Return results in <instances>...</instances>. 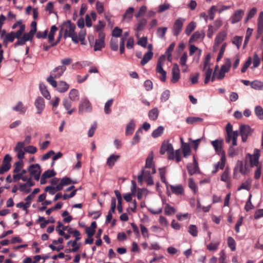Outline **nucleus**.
<instances>
[{
	"instance_id": "052dcab7",
	"label": "nucleus",
	"mask_w": 263,
	"mask_h": 263,
	"mask_svg": "<svg viewBox=\"0 0 263 263\" xmlns=\"http://www.w3.org/2000/svg\"><path fill=\"white\" fill-rule=\"evenodd\" d=\"M227 47V43H224L221 46L220 51L219 52L218 57L217 58V61L218 62L221 60V59L223 57L224 51L226 50V48Z\"/></svg>"
},
{
	"instance_id": "2eb2a0df",
	"label": "nucleus",
	"mask_w": 263,
	"mask_h": 263,
	"mask_svg": "<svg viewBox=\"0 0 263 263\" xmlns=\"http://www.w3.org/2000/svg\"><path fill=\"white\" fill-rule=\"evenodd\" d=\"M72 183V180L67 177H63L59 184L57 185L55 189L57 191H60L63 189L64 186L69 185Z\"/></svg>"
},
{
	"instance_id": "e433bc0d",
	"label": "nucleus",
	"mask_w": 263,
	"mask_h": 263,
	"mask_svg": "<svg viewBox=\"0 0 263 263\" xmlns=\"http://www.w3.org/2000/svg\"><path fill=\"white\" fill-rule=\"evenodd\" d=\"M40 89L42 95L47 99H50V95L49 92L47 89L46 86L44 84L40 85Z\"/></svg>"
},
{
	"instance_id": "20e7f679",
	"label": "nucleus",
	"mask_w": 263,
	"mask_h": 263,
	"mask_svg": "<svg viewBox=\"0 0 263 263\" xmlns=\"http://www.w3.org/2000/svg\"><path fill=\"white\" fill-rule=\"evenodd\" d=\"M28 172L30 176L33 177L35 180L38 181L41 176L42 169L39 164H33L28 167Z\"/></svg>"
},
{
	"instance_id": "a211bd4d",
	"label": "nucleus",
	"mask_w": 263,
	"mask_h": 263,
	"mask_svg": "<svg viewBox=\"0 0 263 263\" xmlns=\"http://www.w3.org/2000/svg\"><path fill=\"white\" fill-rule=\"evenodd\" d=\"M165 60V57L164 55L160 56L158 60L156 70L158 73H161L165 71L163 69V65Z\"/></svg>"
},
{
	"instance_id": "393cba45",
	"label": "nucleus",
	"mask_w": 263,
	"mask_h": 263,
	"mask_svg": "<svg viewBox=\"0 0 263 263\" xmlns=\"http://www.w3.org/2000/svg\"><path fill=\"white\" fill-rule=\"evenodd\" d=\"M204 37V33L203 31L200 32L199 31H196L191 36L190 39V42H195L197 41L198 39H203Z\"/></svg>"
},
{
	"instance_id": "a18cd8bd",
	"label": "nucleus",
	"mask_w": 263,
	"mask_h": 263,
	"mask_svg": "<svg viewBox=\"0 0 263 263\" xmlns=\"http://www.w3.org/2000/svg\"><path fill=\"white\" fill-rule=\"evenodd\" d=\"M189 233L193 237H196L198 235V229L196 226L191 224L189 227Z\"/></svg>"
},
{
	"instance_id": "c9c22d12",
	"label": "nucleus",
	"mask_w": 263,
	"mask_h": 263,
	"mask_svg": "<svg viewBox=\"0 0 263 263\" xmlns=\"http://www.w3.org/2000/svg\"><path fill=\"white\" fill-rule=\"evenodd\" d=\"M164 129V128L163 126H158L157 129L153 132L152 136L154 138L160 137L163 133Z\"/></svg>"
},
{
	"instance_id": "338daca9",
	"label": "nucleus",
	"mask_w": 263,
	"mask_h": 263,
	"mask_svg": "<svg viewBox=\"0 0 263 263\" xmlns=\"http://www.w3.org/2000/svg\"><path fill=\"white\" fill-rule=\"evenodd\" d=\"M55 174H56V173L54 170H48L45 171L43 174L42 175L44 176V178H46L47 179V178H49L50 177L54 176L55 175Z\"/></svg>"
},
{
	"instance_id": "f704fd0d",
	"label": "nucleus",
	"mask_w": 263,
	"mask_h": 263,
	"mask_svg": "<svg viewBox=\"0 0 263 263\" xmlns=\"http://www.w3.org/2000/svg\"><path fill=\"white\" fill-rule=\"evenodd\" d=\"M252 183V180L250 179H248L245 182L241 183L240 186L238 188V191L241 190H246L249 191L250 189L251 185Z\"/></svg>"
},
{
	"instance_id": "680f3d73",
	"label": "nucleus",
	"mask_w": 263,
	"mask_h": 263,
	"mask_svg": "<svg viewBox=\"0 0 263 263\" xmlns=\"http://www.w3.org/2000/svg\"><path fill=\"white\" fill-rule=\"evenodd\" d=\"M212 73V69L211 68H209L207 70L205 71L204 73L205 79H204V84H206L209 83L210 78L211 77V74Z\"/></svg>"
},
{
	"instance_id": "f8f14e48",
	"label": "nucleus",
	"mask_w": 263,
	"mask_h": 263,
	"mask_svg": "<svg viewBox=\"0 0 263 263\" xmlns=\"http://www.w3.org/2000/svg\"><path fill=\"white\" fill-rule=\"evenodd\" d=\"M227 35L226 31H220L215 39L214 49L217 48L219 45L225 40Z\"/></svg>"
},
{
	"instance_id": "c03bdc74",
	"label": "nucleus",
	"mask_w": 263,
	"mask_h": 263,
	"mask_svg": "<svg viewBox=\"0 0 263 263\" xmlns=\"http://www.w3.org/2000/svg\"><path fill=\"white\" fill-rule=\"evenodd\" d=\"M164 212L165 215L169 216L175 214L176 211L173 206H172L169 204L167 203L164 209Z\"/></svg>"
},
{
	"instance_id": "6e6d98bb",
	"label": "nucleus",
	"mask_w": 263,
	"mask_h": 263,
	"mask_svg": "<svg viewBox=\"0 0 263 263\" xmlns=\"http://www.w3.org/2000/svg\"><path fill=\"white\" fill-rule=\"evenodd\" d=\"M217 11V7L215 6H212L208 11L209 17L211 21H212L215 17V13Z\"/></svg>"
},
{
	"instance_id": "5fc2aeb1",
	"label": "nucleus",
	"mask_w": 263,
	"mask_h": 263,
	"mask_svg": "<svg viewBox=\"0 0 263 263\" xmlns=\"http://www.w3.org/2000/svg\"><path fill=\"white\" fill-rule=\"evenodd\" d=\"M86 30L85 29H82L79 33V39L78 40L81 42V44L85 45L86 43L85 42V37L86 35Z\"/></svg>"
},
{
	"instance_id": "bf43d9fd",
	"label": "nucleus",
	"mask_w": 263,
	"mask_h": 263,
	"mask_svg": "<svg viewBox=\"0 0 263 263\" xmlns=\"http://www.w3.org/2000/svg\"><path fill=\"white\" fill-rule=\"evenodd\" d=\"M110 46L111 50L117 51L118 49V42L116 39H111L110 42Z\"/></svg>"
},
{
	"instance_id": "ddd939ff",
	"label": "nucleus",
	"mask_w": 263,
	"mask_h": 263,
	"mask_svg": "<svg viewBox=\"0 0 263 263\" xmlns=\"http://www.w3.org/2000/svg\"><path fill=\"white\" fill-rule=\"evenodd\" d=\"M34 105L37 108V114H41L45 108V101L43 98L39 97L35 100Z\"/></svg>"
},
{
	"instance_id": "a878e982",
	"label": "nucleus",
	"mask_w": 263,
	"mask_h": 263,
	"mask_svg": "<svg viewBox=\"0 0 263 263\" xmlns=\"http://www.w3.org/2000/svg\"><path fill=\"white\" fill-rule=\"evenodd\" d=\"M159 114V110L157 108L155 107L149 111L148 116L151 120L155 121L157 119Z\"/></svg>"
},
{
	"instance_id": "7c9ffc66",
	"label": "nucleus",
	"mask_w": 263,
	"mask_h": 263,
	"mask_svg": "<svg viewBox=\"0 0 263 263\" xmlns=\"http://www.w3.org/2000/svg\"><path fill=\"white\" fill-rule=\"evenodd\" d=\"M170 188L172 192L175 194L180 195L183 192V189L181 185L176 186L170 185Z\"/></svg>"
},
{
	"instance_id": "09e8293b",
	"label": "nucleus",
	"mask_w": 263,
	"mask_h": 263,
	"mask_svg": "<svg viewBox=\"0 0 263 263\" xmlns=\"http://www.w3.org/2000/svg\"><path fill=\"white\" fill-rule=\"evenodd\" d=\"M24 163L21 160L16 162L14 164L13 173H17L21 171V169L23 167Z\"/></svg>"
},
{
	"instance_id": "8fccbe9b",
	"label": "nucleus",
	"mask_w": 263,
	"mask_h": 263,
	"mask_svg": "<svg viewBox=\"0 0 263 263\" xmlns=\"http://www.w3.org/2000/svg\"><path fill=\"white\" fill-rule=\"evenodd\" d=\"M255 113L260 120H263V108L260 106H257L255 108Z\"/></svg>"
},
{
	"instance_id": "4be33fe9",
	"label": "nucleus",
	"mask_w": 263,
	"mask_h": 263,
	"mask_svg": "<svg viewBox=\"0 0 263 263\" xmlns=\"http://www.w3.org/2000/svg\"><path fill=\"white\" fill-rule=\"evenodd\" d=\"M56 87L59 92L62 93L66 91L69 89V86L65 82L61 81L58 84L57 83Z\"/></svg>"
},
{
	"instance_id": "473e14b6",
	"label": "nucleus",
	"mask_w": 263,
	"mask_h": 263,
	"mask_svg": "<svg viewBox=\"0 0 263 263\" xmlns=\"http://www.w3.org/2000/svg\"><path fill=\"white\" fill-rule=\"evenodd\" d=\"M69 98L71 101H76L79 100V92L76 89H71L69 93Z\"/></svg>"
},
{
	"instance_id": "7ed1b4c3",
	"label": "nucleus",
	"mask_w": 263,
	"mask_h": 263,
	"mask_svg": "<svg viewBox=\"0 0 263 263\" xmlns=\"http://www.w3.org/2000/svg\"><path fill=\"white\" fill-rule=\"evenodd\" d=\"M165 152H167L169 160H174V151L172 144L162 143L160 148V153L161 155H163Z\"/></svg>"
},
{
	"instance_id": "69168bd1",
	"label": "nucleus",
	"mask_w": 263,
	"mask_h": 263,
	"mask_svg": "<svg viewBox=\"0 0 263 263\" xmlns=\"http://www.w3.org/2000/svg\"><path fill=\"white\" fill-rule=\"evenodd\" d=\"M257 12V9L255 7L252 8L250 11H249L246 18V21H248L251 18H252L256 13Z\"/></svg>"
},
{
	"instance_id": "864d4df0",
	"label": "nucleus",
	"mask_w": 263,
	"mask_h": 263,
	"mask_svg": "<svg viewBox=\"0 0 263 263\" xmlns=\"http://www.w3.org/2000/svg\"><path fill=\"white\" fill-rule=\"evenodd\" d=\"M167 30V27L158 28L157 31V35L161 39H164L165 37V34Z\"/></svg>"
},
{
	"instance_id": "3c124183",
	"label": "nucleus",
	"mask_w": 263,
	"mask_h": 263,
	"mask_svg": "<svg viewBox=\"0 0 263 263\" xmlns=\"http://www.w3.org/2000/svg\"><path fill=\"white\" fill-rule=\"evenodd\" d=\"M228 246L231 251H234L236 250V242L233 237H229L228 238Z\"/></svg>"
},
{
	"instance_id": "774afa93",
	"label": "nucleus",
	"mask_w": 263,
	"mask_h": 263,
	"mask_svg": "<svg viewBox=\"0 0 263 263\" xmlns=\"http://www.w3.org/2000/svg\"><path fill=\"white\" fill-rule=\"evenodd\" d=\"M263 31V19H258L257 24V33L261 34Z\"/></svg>"
},
{
	"instance_id": "39448f33",
	"label": "nucleus",
	"mask_w": 263,
	"mask_h": 263,
	"mask_svg": "<svg viewBox=\"0 0 263 263\" xmlns=\"http://www.w3.org/2000/svg\"><path fill=\"white\" fill-rule=\"evenodd\" d=\"M240 134L241 136L242 141L246 142L248 137L251 135L253 130L248 125H241L239 127Z\"/></svg>"
},
{
	"instance_id": "f03ea898",
	"label": "nucleus",
	"mask_w": 263,
	"mask_h": 263,
	"mask_svg": "<svg viewBox=\"0 0 263 263\" xmlns=\"http://www.w3.org/2000/svg\"><path fill=\"white\" fill-rule=\"evenodd\" d=\"M66 70V67L64 66H59L53 69L50 75L47 78V81L53 87L57 86V82L54 79L60 78L64 72Z\"/></svg>"
},
{
	"instance_id": "ea45409f",
	"label": "nucleus",
	"mask_w": 263,
	"mask_h": 263,
	"mask_svg": "<svg viewBox=\"0 0 263 263\" xmlns=\"http://www.w3.org/2000/svg\"><path fill=\"white\" fill-rule=\"evenodd\" d=\"M220 245V241L216 242H211L208 245L206 246V249L210 251H216Z\"/></svg>"
},
{
	"instance_id": "9b49d317",
	"label": "nucleus",
	"mask_w": 263,
	"mask_h": 263,
	"mask_svg": "<svg viewBox=\"0 0 263 263\" xmlns=\"http://www.w3.org/2000/svg\"><path fill=\"white\" fill-rule=\"evenodd\" d=\"M172 78L171 81L173 83L177 82L180 79V69L177 64H173L172 68Z\"/></svg>"
},
{
	"instance_id": "9d476101",
	"label": "nucleus",
	"mask_w": 263,
	"mask_h": 263,
	"mask_svg": "<svg viewBox=\"0 0 263 263\" xmlns=\"http://www.w3.org/2000/svg\"><path fill=\"white\" fill-rule=\"evenodd\" d=\"M259 156V151L257 149L254 150V153L252 156L250 155V165L252 167L261 166L258 161Z\"/></svg>"
},
{
	"instance_id": "c756f323",
	"label": "nucleus",
	"mask_w": 263,
	"mask_h": 263,
	"mask_svg": "<svg viewBox=\"0 0 263 263\" xmlns=\"http://www.w3.org/2000/svg\"><path fill=\"white\" fill-rule=\"evenodd\" d=\"M251 87L256 90H263V82L258 80H254L251 83Z\"/></svg>"
},
{
	"instance_id": "5701e85b",
	"label": "nucleus",
	"mask_w": 263,
	"mask_h": 263,
	"mask_svg": "<svg viewBox=\"0 0 263 263\" xmlns=\"http://www.w3.org/2000/svg\"><path fill=\"white\" fill-rule=\"evenodd\" d=\"M223 143L222 140H215L211 142L212 146L214 147L215 151L218 153H221L222 151V144Z\"/></svg>"
},
{
	"instance_id": "f3484780",
	"label": "nucleus",
	"mask_w": 263,
	"mask_h": 263,
	"mask_svg": "<svg viewBox=\"0 0 263 263\" xmlns=\"http://www.w3.org/2000/svg\"><path fill=\"white\" fill-rule=\"evenodd\" d=\"M226 130L227 134L226 137V142L228 143H229L231 141V136L233 135L234 133L233 131V126L231 123H229L227 124Z\"/></svg>"
},
{
	"instance_id": "cd10ccee",
	"label": "nucleus",
	"mask_w": 263,
	"mask_h": 263,
	"mask_svg": "<svg viewBox=\"0 0 263 263\" xmlns=\"http://www.w3.org/2000/svg\"><path fill=\"white\" fill-rule=\"evenodd\" d=\"M13 110L15 111H18L21 114H24L26 111V108L24 106L22 102L20 101L17 103V105L13 107Z\"/></svg>"
},
{
	"instance_id": "4c0bfd02",
	"label": "nucleus",
	"mask_w": 263,
	"mask_h": 263,
	"mask_svg": "<svg viewBox=\"0 0 263 263\" xmlns=\"http://www.w3.org/2000/svg\"><path fill=\"white\" fill-rule=\"evenodd\" d=\"M105 47V42L104 41L96 40L94 45L95 51L101 50Z\"/></svg>"
},
{
	"instance_id": "72a5a7b5",
	"label": "nucleus",
	"mask_w": 263,
	"mask_h": 263,
	"mask_svg": "<svg viewBox=\"0 0 263 263\" xmlns=\"http://www.w3.org/2000/svg\"><path fill=\"white\" fill-rule=\"evenodd\" d=\"M181 148L184 157L190 155L191 153V148L189 144L187 143H182Z\"/></svg>"
},
{
	"instance_id": "1a4fd4ad",
	"label": "nucleus",
	"mask_w": 263,
	"mask_h": 263,
	"mask_svg": "<svg viewBox=\"0 0 263 263\" xmlns=\"http://www.w3.org/2000/svg\"><path fill=\"white\" fill-rule=\"evenodd\" d=\"M187 170L190 176H192L195 173H199L198 163L195 155L193 156V164L189 163L187 165Z\"/></svg>"
},
{
	"instance_id": "603ef678",
	"label": "nucleus",
	"mask_w": 263,
	"mask_h": 263,
	"mask_svg": "<svg viewBox=\"0 0 263 263\" xmlns=\"http://www.w3.org/2000/svg\"><path fill=\"white\" fill-rule=\"evenodd\" d=\"M242 36H235L234 37L232 40V43L237 46V49H239L242 41Z\"/></svg>"
},
{
	"instance_id": "423d86ee",
	"label": "nucleus",
	"mask_w": 263,
	"mask_h": 263,
	"mask_svg": "<svg viewBox=\"0 0 263 263\" xmlns=\"http://www.w3.org/2000/svg\"><path fill=\"white\" fill-rule=\"evenodd\" d=\"M12 158L10 155L6 154L5 156L0 167V173H5L10 169L11 166L10 162Z\"/></svg>"
},
{
	"instance_id": "4468645a",
	"label": "nucleus",
	"mask_w": 263,
	"mask_h": 263,
	"mask_svg": "<svg viewBox=\"0 0 263 263\" xmlns=\"http://www.w3.org/2000/svg\"><path fill=\"white\" fill-rule=\"evenodd\" d=\"M244 14V11L241 9L236 10L231 18V23L235 24L238 22Z\"/></svg>"
},
{
	"instance_id": "0eeeda50",
	"label": "nucleus",
	"mask_w": 263,
	"mask_h": 263,
	"mask_svg": "<svg viewBox=\"0 0 263 263\" xmlns=\"http://www.w3.org/2000/svg\"><path fill=\"white\" fill-rule=\"evenodd\" d=\"M92 110V106L87 99H82L80 103L79 112L82 114L83 112H90Z\"/></svg>"
},
{
	"instance_id": "412c9836",
	"label": "nucleus",
	"mask_w": 263,
	"mask_h": 263,
	"mask_svg": "<svg viewBox=\"0 0 263 263\" xmlns=\"http://www.w3.org/2000/svg\"><path fill=\"white\" fill-rule=\"evenodd\" d=\"M237 169L239 170V172L242 175H246L247 174V168L246 166H243V162L241 161H238L237 163V166L235 167L234 170V177H235V174L237 172Z\"/></svg>"
},
{
	"instance_id": "aec40b11",
	"label": "nucleus",
	"mask_w": 263,
	"mask_h": 263,
	"mask_svg": "<svg viewBox=\"0 0 263 263\" xmlns=\"http://www.w3.org/2000/svg\"><path fill=\"white\" fill-rule=\"evenodd\" d=\"M147 24V21L145 18H142L138 21V22L136 25L135 30L138 32L143 30Z\"/></svg>"
},
{
	"instance_id": "0e129e2a",
	"label": "nucleus",
	"mask_w": 263,
	"mask_h": 263,
	"mask_svg": "<svg viewBox=\"0 0 263 263\" xmlns=\"http://www.w3.org/2000/svg\"><path fill=\"white\" fill-rule=\"evenodd\" d=\"M253 66L251 67L252 69L253 68H256L259 66L260 63V60L257 55V54L255 53L253 55Z\"/></svg>"
},
{
	"instance_id": "13d9d810",
	"label": "nucleus",
	"mask_w": 263,
	"mask_h": 263,
	"mask_svg": "<svg viewBox=\"0 0 263 263\" xmlns=\"http://www.w3.org/2000/svg\"><path fill=\"white\" fill-rule=\"evenodd\" d=\"M34 34L35 33H34L33 31L30 30L28 33H24L23 34V40L25 41V42L28 41H31L33 39Z\"/></svg>"
},
{
	"instance_id": "bb28decb",
	"label": "nucleus",
	"mask_w": 263,
	"mask_h": 263,
	"mask_svg": "<svg viewBox=\"0 0 263 263\" xmlns=\"http://www.w3.org/2000/svg\"><path fill=\"white\" fill-rule=\"evenodd\" d=\"M134 11V8L133 7H129L125 11L124 14L123 16V19L127 21V22L133 17V14Z\"/></svg>"
},
{
	"instance_id": "de8ad7c7",
	"label": "nucleus",
	"mask_w": 263,
	"mask_h": 263,
	"mask_svg": "<svg viewBox=\"0 0 263 263\" xmlns=\"http://www.w3.org/2000/svg\"><path fill=\"white\" fill-rule=\"evenodd\" d=\"M113 103V99H110L108 100L104 106V112L106 114H109L111 113V110L110 109V107L112 105Z\"/></svg>"
},
{
	"instance_id": "e2e57ef3",
	"label": "nucleus",
	"mask_w": 263,
	"mask_h": 263,
	"mask_svg": "<svg viewBox=\"0 0 263 263\" xmlns=\"http://www.w3.org/2000/svg\"><path fill=\"white\" fill-rule=\"evenodd\" d=\"M25 152L29 154H35L37 152V148L33 145H29L24 148Z\"/></svg>"
},
{
	"instance_id": "6e6552de",
	"label": "nucleus",
	"mask_w": 263,
	"mask_h": 263,
	"mask_svg": "<svg viewBox=\"0 0 263 263\" xmlns=\"http://www.w3.org/2000/svg\"><path fill=\"white\" fill-rule=\"evenodd\" d=\"M184 21V18L179 17L174 22L173 27V32L175 36H177L180 34L181 31L182 30L183 22Z\"/></svg>"
},
{
	"instance_id": "37998d69",
	"label": "nucleus",
	"mask_w": 263,
	"mask_h": 263,
	"mask_svg": "<svg viewBox=\"0 0 263 263\" xmlns=\"http://www.w3.org/2000/svg\"><path fill=\"white\" fill-rule=\"evenodd\" d=\"M252 32H253L252 29H251L250 28H248L247 29V31H246V36H245V41H244V43H243V48H245L247 46V45L249 42V41L250 39V37L252 34Z\"/></svg>"
},
{
	"instance_id": "2f4dec72",
	"label": "nucleus",
	"mask_w": 263,
	"mask_h": 263,
	"mask_svg": "<svg viewBox=\"0 0 263 263\" xmlns=\"http://www.w3.org/2000/svg\"><path fill=\"white\" fill-rule=\"evenodd\" d=\"M143 131L141 128H139L136 132L135 136H134L132 141L131 142L132 145H134L137 143H138L140 140V134H142Z\"/></svg>"
},
{
	"instance_id": "dca6fc26",
	"label": "nucleus",
	"mask_w": 263,
	"mask_h": 263,
	"mask_svg": "<svg viewBox=\"0 0 263 263\" xmlns=\"http://www.w3.org/2000/svg\"><path fill=\"white\" fill-rule=\"evenodd\" d=\"M153 153L151 152V154H149L146 160V164H145V168H152V174H155L156 173V169L154 166L153 164Z\"/></svg>"
},
{
	"instance_id": "b1692460",
	"label": "nucleus",
	"mask_w": 263,
	"mask_h": 263,
	"mask_svg": "<svg viewBox=\"0 0 263 263\" xmlns=\"http://www.w3.org/2000/svg\"><path fill=\"white\" fill-rule=\"evenodd\" d=\"M135 121L133 119L131 120L126 126L125 131L126 135L128 136L132 135L135 130Z\"/></svg>"
},
{
	"instance_id": "a19ab883",
	"label": "nucleus",
	"mask_w": 263,
	"mask_h": 263,
	"mask_svg": "<svg viewBox=\"0 0 263 263\" xmlns=\"http://www.w3.org/2000/svg\"><path fill=\"white\" fill-rule=\"evenodd\" d=\"M196 24L194 22L190 23L186 27L185 32L186 35H189L195 29Z\"/></svg>"
},
{
	"instance_id": "c85d7f7f",
	"label": "nucleus",
	"mask_w": 263,
	"mask_h": 263,
	"mask_svg": "<svg viewBox=\"0 0 263 263\" xmlns=\"http://www.w3.org/2000/svg\"><path fill=\"white\" fill-rule=\"evenodd\" d=\"M153 56V52L152 51H148L146 53L141 61V64L143 66L150 61Z\"/></svg>"
},
{
	"instance_id": "79ce46f5",
	"label": "nucleus",
	"mask_w": 263,
	"mask_h": 263,
	"mask_svg": "<svg viewBox=\"0 0 263 263\" xmlns=\"http://www.w3.org/2000/svg\"><path fill=\"white\" fill-rule=\"evenodd\" d=\"M231 66V62L230 59H227L226 60V63L222 65L220 70L223 72H227L229 71Z\"/></svg>"
},
{
	"instance_id": "49530a36",
	"label": "nucleus",
	"mask_w": 263,
	"mask_h": 263,
	"mask_svg": "<svg viewBox=\"0 0 263 263\" xmlns=\"http://www.w3.org/2000/svg\"><path fill=\"white\" fill-rule=\"evenodd\" d=\"M221 180L224 182H227L230 180V171L228 167H227L221 176Z\"/></svg>"
},
{
	"instance_id": "6ab92c4d",
	"label": "nucleus",
	"mask_w": 263,
	"mask_h": 263,
	"mask_svg": "<svg viewBox=\"0 0 263 263\" xmlns=\"http://www.w3.org/2000/svg\"><path fill=\"white\" fill-rule=\"evenodd\" d=\"M120 156L118 155L111 154L107 160L106 164L109 168H112L115 162L119 160Z\"/></svg>"
},
{
	"instance_id": "f257e3e1",
	"label": "nucleus",
	"mask_w": 263,
	"mask_h": 263,
	"mask_svg": "<svg viewBox=\"0 0 263 263\" xmlns=\"http://www.w3.org/2000/svg\"><path fill=\"white\" fill-rule=\"evenodd\" d=\"M76 26L71 23L70 21H67L62 25V30H64V37L67 36L71 38L73 43L77 44L79 42L77 33L74 31Z\"/></svg>"
},
{
	"instance_id": "4d7b16f0",
	"label": "nucleus",
	"mask_w": 263,
	"mask_h": 263,
	"mask_svg": "<svg viewBox=\"0 0 263 263\" xmlns=\"http://www.w3.org/2000/svg\"><path fill=\"white\" fill-rule=\"evenodd\" d=\"M189 186L193 191L194 194H196L197 187L192 178H190L189 179Z\"/></svg>"
},
{
	"instance_id": "58836bf2",
	"label": "nucleus",
	"mask_w": 263,
	"mask_h": 263,
	"mask_svg": "<svg viewBox=\"0 0 263 263\" xmlns=\"http://www.w3.org/2000/svg\"><path fill=\"white\" fill-rule=\"evenodd\" d=\"M203 119L200 117H189L186 119V122L187 124H193L196 122H201Z\"/></svg>"
}]
</instances>
